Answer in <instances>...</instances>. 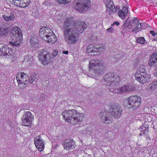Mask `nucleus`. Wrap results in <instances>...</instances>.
Here are the masks:
<instances>
[{
  "mask_svg": "<svg viewBox=\"0 0 157 157\" xmlns=\"http://www.w3.org/2000/svg\"><path fill=\"white\" fill-rule=\"evenodd\" d=\"M73 22V18H66L63 28L64 39L70 45L74 44L77 41L78 39L76 34L82 33L86 28V25L84 22L79 21L74 23Z\"/></svg>",
  "mask_w": 157,
  "mask_h": 157,
  "instance_id": "obj_1",
  "label": "nucleus"
},
{
  "mask_svg": "<svg viewBox=\"0 0 157 157\" xmlns=\"http://www.w3.org/2000/svg\"><path fill=\"white\" fill-rule=\"evenodd\" d=\"M63 117L67 122L75 124L80 123L83 120L84 114L77 113L74 109L64 110L62 113Z\"/></svg>",
  "mask_w": 157,
  "mask_h": 157,
  "instance_id": "obj_2",
  "label": "nucleus"
},
{
  "mask_svg": "<svg viewBox=\"0 0 157 157\" xmlns=\"http://www.w3.org/2000/svg\"><path fill=\"white\" fill-rule=\"evenodd\" d=\"M89 68L93 75H98L104 69V63L100 60H92L89 62Z\"/></svg>",
  "mask_w": 157,
  "mask_h": 157,
  "instance_id": "obj_3",
  "label": "nucleus"
},
{
  "mask_svg": "<svg viewBox=\"0 0 157 157\" xmlns=\"http://www.w3.org/2000/svg\"><path fill=\"white\" fill-rule=\"evenodd\" d=\"M22 35L21 31L19 27H13L11 34L12 40L9 41L10 44L13 47H19L22 41Z\"/></svg>",
  "mask_w": 157,
  "mask_h": 157,
  "instance_id": "obj_4",
  "label": "nucleus"
},
{
  "mask_svg": "<svg viewBox=\"0 0 157 157\" xmlns=\"http://www.w3.org/2000/svg\"><path fill=\"white\" fill-rule=\"evenodd\" d=\"M28 79L29 77L24 72L18 73L16 76V79L19 89L23 90L26 87Z\"/></svg>",
  "mask_w": 157,
  "mask_h": 157,
  "instance_id": "obj_5",
  "label": "nucleus"
},
{
  "mask_svg": "<svg viewBox=\"0 0 157 157\" xmlns=\"http://www.w3.org/2000/svg\"><path fill=\"white\" fill-rule=\"evenodd\" d=\"M141 101L140 97L137 96H131L124 100V102H128V107L133 109H137L140 105Z\"/></svg>",
  "mask_w": 157,
  "mask_h": 157,
  "instance_id": "obj_6",
  "label": "nucleus"
},
{
  "mask_svg": "<svg viewBox=\"0 0 157 157\" xmlns=\"http://www.w3.org/2000/svg\"><path fill=\"white\" fill-rule=\"evenodd\" d=\"M90 3V0H78L75 3L74 7L77 10L83 12L89 7Z\"/></svg>",
  "mask_w": 157,
  "mask_h": 157,
  "instance_id": "obj_7",
  "label": "nucleus"
},
{
  "mask_svg": "<svg viewBox=\"0 0 157 157\" xmlns=\"http://www.w3.org/2000/svg\"><path fill=\"white\" fill-rule=\"evenodd\" d=\"M38 57L40 61L44 65H47L51 62V54L48 52L44 50L40 51Z\"/></svg>",
  "mask_w": 157,
  "mask_h": 157,
  "instance_id": "obj_8",
  "label": "nucleus"
},
{
  "mask_svg": "<svg viewBox=\"0 0 157 157\" xmlns=\"http://www.w3.org/2000/svg\"><path fill=\"white\" fill-rule=\"evenodd\" d=\"M34 119V116L29 111H26L22 115L21 120L23 125L26 126H31L32 122Z\"/></svg>",
  "mask_w": 157,
  "mask_h": 157,
  "instance_id": "obj_9",
  "label": "nucleus"
},
{
  "mask_svg": "<svg viewBox=\"0 0 157 157\" xmlns=\"http://www.w3.org/2000/svg\"><path fill=\"white\" fill-rule=\"evenodd\" d=\"M52 30L47 27H42L40 30L39 36L43 40L47 41L51 34H52Z\"/></svg>",
  "mask_w": 157,
  "mask_h": 157,
  "instance_id": "obj_10",
  "label": "nucleus"
},
{
  "mask_svg": "<svg viewBox=\"0 0 157 157\" xmlns=\"http://www.w3.org/2000/svg\"><path fill=\"white\" fill-rule=\"evenodd\" d=\"M111 109L112 113L115 118L119 117L122 111L120 106L117 103H113L111 105Z\"/></svg>",
  "mask_w": 157,
  "mask_h": 157,
  "instance_id": "obj_11",
  "label": "nucleus"
},
{
  "mask_svg": "<svg viewBox=\"0 0 157 157\" xmlns=\"http://www.w3.org/2000/svg\"><path fill=\"white\" fill-rule=\"evenodd\" d=\"M10 2L16 6L25 7L29 4L30 0H10Z\"/></svg>",
  "mask_w": 157,
  "mask_h": 157,
  "instance_id": "obj_12",
  "label": "nucleus"
},
{
  "mask_svg": "<svg viewBox=\"0 0 157 157\" xmlns=\"http://www.w3.org/2000/svg\"><path fill=\"white\" fill-rule=\"evenodd\" d=\"M63 145L65 149L69 150L75 148L76 145L75 142L73 139H67L64 141Z\"/></svg>",
  "mask_w": 157,
  "mask_h": 157,
  "instance_id": "obj_13",
  "label": "nucleus"
},
{
  "mask_svg": "<svg viewBox=\"0 0 157 157\" xmlns=\"http://www.w3.org/2000/svg\"><path fill=\"white\" fill-rule=\"evenodd\" d=\"M136 78L140 83L143 84L148 82L149 81V77L147 74H136Z\"/></svg>",
  "mask_w": 157,
  "mask_h": 157,
  "instance_id": "obj_14",
  "label": "nucleus"
},
{
  "mask_svg": "<svg viewBox=\"0 0 157 157\" xmlns=\"http://www.w3.org/2000/svg\"><path fill=\"white\" fill-rule=\"evenodd\" d=\"M34 143L36 147L39 150L42 151L44 148L43 140L40 137H36L34 139Z\"/></svg>",
  "mask_w": 157,
  "mask_h": 157,
  "instance_id": "obj_15",
  "label": "nucleus"
},
{
  "mask_svg": "<svg viewBox=\"0 0 157 157\" xmlns=\"http://www.w3.org/2000/svg\"><path fill=\"white\" fill-rule=\"evenodd\" d=\"M132 87L130 85L123 86L115 90V92L118 94L124 93L131 92L132 90Z\"/></svg>",
  "mask_w": 157,
  "mask_h": 157,
  "instance_id": "obj_16",
  "label": "nucleus"
},
{
  "mask_svg": "<svg viewBox=\"0 0 157 157\" xmlns=\"http://www.w3.org/2000/svg\"><path fill=\"white\" fill-rule=\"evenodd\" d=\"M109 113H107L106 112H101L100 113V117L102 122L106 124H108L111 122V121L109 117Z\"/></svg>",
  "mask_w": 157,
  "mask_h": 157,
  "instance_id": "obj_17",
  "label": "nucleus"
},
{
  "mask_svg": "<svg viewBox=\"0 0 157 157\" xmlns=\"http://www.w3.org/2000/svg\"><path fill=\"white\" fill-rule=\"evenodd\" d=\"M123 9L120 10L118 12V15L122 19H124L126 16L127 15L128 11V8L126 6H123Z\"/></svg>",
  "mask_w": 157,
  "mask_h": 157,
  "instance_id": "obj_18",
  "label": "nucleus"
},
{
  "mask_svg": "<svg viewBox=\"0 0 157 157\" xmlns=\"http://www.w3.org/2000/svg\"><path fill=\"white\" fill-rule=\"evenodd\" d=\"M113 76V74L111 73L106 75L104 78V81L105 82V84L108 86L112 85V78Z\"/></svg>",
  "mask_w": 157,
  "mask_h": 157,
  "instance_id": "obj_19",
  "label": "nucleus"
},
{
  "mask_svg": "<svg viewBox=\"0 0 157 157\" xmlns=\"http://www.w3.org/2000/svg\"><path fill=\"white\" fill-rule=\"evenodd\" d=\"M157 63V52L153 54L151 56L148 63L151 67H153L155 63Z\"/></svg>",
  "mask_w": 157,
  "mask_h": 157,
  "instance_id": "obj_20",
  "label": "nucleus"
},
{
  "mask_svg": "<svg viewBox=\"0 0 157 157\" xmlns=\"http://www.w3.org/2000/svg\"><path fill=\"white\" fill-rule=\"evenodd\" d=\"M113 76L112 78V85H117L120 81V77L117 75L113 74Z\"/></svg>",
  "mask_w": 157,
  "mask_h": 157,
  "instance_id": "obj_21",
  "label": "nucleus"
},
{
  "mask_svg": "<svg viewBox=\"0 0 157 157\" xmlns=\"http://www.w3.org/2000/svg\"><path fill=\"white\" fill-rule=\"evenodd\" d=\"M97 48H96V47L93 46L92 45H89L87 46V48L86 49V52L88 54H93V55H95L96 53V50H97Z\"/></svg>",
  "mask_w": 157,
  "mask_h": 157,
  "instance_id": "obj_22",
  "label": "nucleus"
},
{
  "mask_svg": "<svg viewBox=\"0 0 157 157\" xmlns=\"http://www.w3.org/2000/svg\"><path fill=\"white\" fill-rule=\"evenodd\" d=\"M132 26L130 23L125 22L122 25L124 32H129L132 29Z\"/></svg>",
  "mask_w": 157,
  "mask_h": 157,
  "instance_id": "obj_23",
  "label": "nucleus"
},
{
  "mask_svg": "<svg viewBox=\"0 0 157 157\" xmlns=\"http://www.w3.org/2000/svg\"><path fill=\"white\" fill-rule=\"evenodd\" d=\"M8 47L7 45H4L2 48H0V56H4L7 54Z\"/></svg>",
  "mask_w": 157,
  "mask_h": 157,
  "instance_id": "obj_24",
  "label": "nucleus"
},
{
  "mask_svg": "<svg viewBox=\"0 0 157 157\" xmlns=\"http://www.w3.org/2000/svg\"><path fill=\"white\" fill-rule=\"evenodd\" d=\"M49 36V38L47 40V42L50 44H53L56 41V38L55 34L52 32V34H51Z\"/></svg>",
  "mask_w": 157,
  "mask_h": 157,
  "instance_id": "obj_25",
  "label": "nucleus"
},
{
  "mask_svg": "<svg viewBox=\"0 0 157 157\" xmlns=\"http://www.w3.org/2000/svg\"><path fill=\"white\" fill-rule=\"evenodd\" d=\"M3 18L6 21H9L10 20H13L15 19V16L12 12H10L9 16L5 15H3Z\"/></svg>",
  "mask_w": 157,
  "mask_h": 157,
  "instance_id": "obj_26",
  "label": "nucleus"
},
{
  "mask_svg": "<svg viewBox=\"0 0 157 157\" xmlns=\"http://www.w3.org/2000/svg\"><path fill=\"white\" fill-rule=\"evenodd\" d=\"M105 5L107 8H112L111 9L115 8L113 2L112 0H106Z\"/></svg>",
  "mask_w": 157,
  "mask_h": 157,
  "instance_id": "obj_27",
  "label": "nucleus"
},
{
  "mask_svg": "<svg viewBox=\"0 0 157 157\" xmlns=\"http://www.w3.org/2000/svg\"><path fill=\"white\" fill-rule=\"evenodd\" d=\"M137 24L136 26L132 30V32L133 33L139 32L142 29L141 23H139Z\"/></svg>",
  "mask_w": 157,
  "mask_h": 157,
  "instance_id": "obj_28",
  "label": "nucleus"
},
{
  "mask_svg": "<svg viewBox=\"0 0 157 157\" xmlns=\"http://www.w3.org/2000/svg\"><path fill=\"white\" fill-rule=\"evenodd\" d=\"M140 21L136 18H135L131 20L130 24L132 26H134L136 25L139 23Z\"/></svg>",
  "mask_w": 157,
  "mask_h": 157,
  "instance_id": "obj_29",
  "label": "nucleus"
},
{
  "mask_svg": "<svg viewBox=\"0 0 157 157\" xmlns=\"http://www.w3.org/2000/svg\"><path fill=\"white\" fill-rule=\"evenodd\" d=\"M96 48L97 49V50H96V53H101L104 51L105 47L104 46H102L99 47H96Z\"/></svg>",
  "mask_w": 157,
  "mask_h": 157,
  "instance_id": "obj_30",
  "label": "nucleus"
},
{
  "mask_svg": "<svg viewBox=\"0 0 157 157\" xmlns=\"http://www.w3.org/2000/svg\"><path fill=\"white\" fill-rule=\"evenodd\" d=\"M137 42L138 43L144 44L145 43V40L144 37H140L138 38L137 39Z\"/></svg>",
  "mask_w": 157,
  "mask_h": 157,
  "instance_id": "obj_31",
  "label": "nucleus"
},
{
  "mask_svg": "<svg viewBox=\"0 0 157 157\" xmlns=\"http://www.w3.org/2000/svg\"><path fill=\"white\" fill-rule=\"evenodd\" d=\"M7 33V29H2L0 27V36H3L6 35Z\"/></svg>",
  "mask_w": 157,
  "mask_h": 157,
  "instance_id": "obj_32",
  "label": "nucleus"
},
{
  "mask_svg": "<svg viewBox=\"0 0 157 157\" xmlns=\"http://www.w3.org/2000/svg\"><path fill=\"white\" fill-rule=\"evenodd\" d=\"M156 88L154 85L152 84V83H150L147 87V89L149 91H152L155 90Z\"/></svg>",
  "mask_w": 157,
  "mask_h": 157,
  "instance_id": "obj_33",
  "label": "nucleus"
},
{
  "mask_svg": "<svg viewBox=\"0 0 157 157\" xmlns=\"http://www.w3.org/2000/svg\"><path fill=\"white\" fill-rule=\"evenodd\" d=\"M56 1L60 4L65 5L69 2L71 0H56Z\"/></svg>",
  "mask_w": 157,
  "mask_h": 157,
  "instance_id": "obj_34",
  "label": "nucleus"
},
{
  "mask_svg": "<svg viewBox=\"0 0 157 157\" xmlns=\"http://www.w3.org/2000/svg\"><path fill=\"white\" fill-rule=\"evenodd\" d=\"M112 8H107L106 10V13L107 14L109 15H112L114 13V10L115 8H113L111 9Z\"/></svg>",
  "mask_w": 157,
  "mask_h": 157,
  "instance_id": "obj_35",
  "label": "nucleus"
},
{
  "mask_svg": "<svg viewBox=\"0 0 157 157\" xmlns=\"http://www.w3.org/2000/svg\"><path fill=\"white\" fill-rule=\"evenodd\" d=\"M138 71L136 73H139L140 74H142V75L143 74H146L145 73V71L144 68L140 67H139L138 69Z\"/></svg>",
  "mask_w": 157,
  "mask_h": 157,
  "instance_id": "obj_36",
  "label": "nucleus"
},
{
  "mask_svg": "<svg viewBox=\"0 0 157 157\" xmlns=\"http://www.w3.org/2000/svg\"><path fill=\"white\" fill-rule=\"evenodd\" d=\"M36 78V76L34 74L32 76H31L29 78V81L28 82L29 83H32L34 81L35 79Z\"/></svg>",
  "mask_w": 157,
  "mask_h": 157,
  "instance_id": "obj_37",
  "label": "nucleus"
},
{
  "mask_svg": "<svg viewBox=\"0 0 157 157\" xmlns=\"http://www.w3.org/2000/svg\"><path fill=\"white\" fill-rule=\"evenodd\" d=\"M30 43L32 47L34 48L37 47L38 44L37 43L34 42L32 39H31L30 40Z\"/></svg>",
  "mask_w": 157,
  "mask_h": 157,
  "instance_id": "obj_38",
  "label": "nucleus"
},
{
  "mask_svg": "<svg viewBox=\"0 0 157 157\" xmlns=\"http://www.w3.org/2000/svg\"><path fill=\"white\" fill-rule=\"evenodd\" d=\"M13 54V51L10 48H9L8 49L7 54V55H12Z\"/></svg>",
  "mask_w": 157,
  "mask_h": 157,
  "instance_id": "obj_39",
  "label": "nucleus"
},
{
  "mask_svg": "<svg viewBox=\"0 0 157 157\" xmlns=\"http://www.w3.org/2000/svg\"><path fill=\"white\" fill-rule=\"evenodd\" d=\"M51 4V2H50L49 1H46L45 2H44L43 3L42 6H49L50 4Z\"/></svg>",
  "mask_w": 157,
  "mask_h": 157,
  "instance_id": "obj_40",
  "label": "nucleus"
},
{
  "mask_svg": "<svg viewBox=\"0 0 157 157\" xmlns=\"http://www.w3.org/2000/svg\"><path fill=\"white\" fill-rule=\"evenodd\" d=\"M152 84H153L154 86L156 88H157V80H155L153 82Z\"/></svg>",
  "mask_w": 157,
  "mask_h": 157,
  "instance_id": "obj_41",
  "label": "nucleus"
},
{
  "mask_svg": "<svg viewBox=\"0 0 157 157\" xmlns=\"http://www.w3.org/2000/svg\"><path fill=\"white\" fill-rule=\"evenodd\" d=\"M58 53V51L56 50L53 51L52 53V55L54 56H57Z\"/></svg>",
  "mask_w": 157,
  "mask_h": 157,
  "instance_id": "obj_42",
  "label": "nucleus"
},
{
  "mask_svg": "<svg viewBox=\"0 0 157 157\" xmlns=\"http://www.w3.org/2000/svg\"><path fill=\"white\" fill-rule=\"evenodd\" d=\"M107 31L108 32H111L113 31V27H110L107 29Z\"/></svg>",
  "mask_w": 157,
  "mask_h": 157,
  "instance_id": "obj_43",
  "label": "nucleus"
},
{
  "mask_svg": "<svg viewBox=\"0 0 157 157\" xmlns=\"http://www.w3.org/2000/svg\"><path fill=\"white\" fill-rule=\"evenodd\" d=\"M150 33L153 36H154L156 35V33L154 31H151L150 32Z\"/></svg>",
  "mask_w": 157,
  "mask_h": 157,
  "instance_id": "obj_44",
  "label": "nucleus"
},
{
  "mask_svg": "<svg viewBox=\"0 0 157 157\" xmlns=\"http://www.w3.org/2000/svg\"><path fill=\"white\" fill-rule=\"evenodd\" d=\"M116 24L117 25H119L120 24L119 22L118 21H114L113 24L111 25L112 26H113V25Z\"/></svg>",
  "mask_w": 157,
  "mask_h": 157,
  "instance_id": "obj_45",
  "label": "nucleus"
},
{
  "mask_svg": "<svg viewBox=\"0 0 157 157\" xmlns=\"http://www.w3.org/2000/svg\"><path fill=\"white\" fill-rule=\"evenodd\" d=\"M63 54H65L66 55L68 53V51H63Z\"/></svg>",
  "mask_w": 157,
  "mask_h": 157,
  "instance_id": "obj_46",
  "label": "nucleus"
},
{
  "mask_svg": "<svg viewBox=\"0 0 157 157\" xmlns=\"http://www.w3.org/2000/svg\"><path fill=\"white\" fill-rule=\"evenodd\" d=\"M156 76H157V68L156 69Z\"/></svg>",
  "mask_w": 157,
  "mask_h": 157,
  "instance_id": "obj_47",
  "label": "nucleus"
},
{
  "mask_svg": "<svg viewBox=\"0 0 157 157\" xmlns=\"http://www.w3.org/2000/svg\"><path fill=\"white\" fill-rule=\"evenodd\" d=\"M155 40H157V38L156 37H155Z\"/></svg>",
  "mask_w": 157,
  "mask_h": 157,
  "instance_id": "obj_48",
  "label": "nucleus"
},
{
  "mask_svg": "<svg viewBox=\"0 0 157 157\" xmlns=\"http://www.w3.org/2000/svg\"><path fill=\"white\" fill-rule=\"evenodd\" d=\"M156 34H157V33Z\"/></svg>",
  "mask_w": 157,
  "mask_h": 157,
  "instance_id": "obj_49",
  "label": "nucleus"
}]
</instances>
